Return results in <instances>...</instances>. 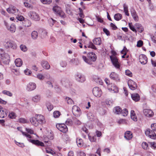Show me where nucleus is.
I'll return each instance as SVG.
<instances>
[{
  "mask_svg": "<svg viewBox=\"0 0 156 156\" xmlns=\"http://www.w3.org/2000/svg\"><path fill=\"white\" fill-rule=\"evenodd\" d=\"M39 32L41 33V37L42 38L45 37L47 34V31L44 29H40Z\"/></svg>",
  "mask_w": 156,
  "mask_h": 156,
  "instance_id": "bb28decb",
  "label": "nucleus"
},
{
  "mask_svg": "<svg viewBox=\"0 0 156 156\" xmlns=\"http://www.w3.org/2000/svg\"><path fill=\"white\" fill-rule=\"evenodd\" d=\"M44 77L46 79L50 80H52V77L50 76V75L48 73H46L44 74Z\"/></svg>",
  "mask_w": 156,
  "mask_h": 156,
  "instance_id": "e2e57ef3",
  "label": "nucleus"
},
{
  "mask_svg": "<svg viewBox=\"0 0 156 156\" xmlns=\"http://www.w3.org/2000/svg\"><path fill=\"white\" fill-rule=\"evenodd\" d=\"M142 148L144 150H147V148L148 144L146 142H143L142 144Z\"/></svg>",
  "mask_w": 156,
  "mask_h": 156,
  "instance_id": "052dcab7",
  "label": "nucleus"
},
{
  "mask_svg": "<svg viewBox=\"0 0 156 156\" xmlns=\"http://www.w3.org/2000/svg\"><path fill=\"white\" fill-rule=\"evenodd\" d=\"M111 53L112 55L110 56V58L113 65L116 69H119L120 65L118 62V60L116 56L117 54L116 52L114 51H112Z\"/></svg>",
  "mask_w": 156,
  "mask_h": 156,
  "instance_id": "20e7f679",
  "label": "nucleus"
},
{
  "mask_svg": "<svg viewBox=\"0 0 156 156\" xmlns=\"http://www.w3.org/2000/svg\"><path fill=\"white\" fill-rule=\"evenodd\" d=\"M41 98V95H37L33 97L32 98V101L35 102H39Z\"/></svg>",
  "mask_w": 156,
  "mask_h": 156,
  "instance_id": "c756f323",
  "label": "nucleus"
},
{
  "mask_svg": "<svg viewBox=\"0 0 156 156\" xmlns=\"http://www.w3.org/2000/svg\"><path fill=\"white\" fill-rule=\"evenodd\" d=\"M48 23L51 27H52L54 24L56 22V21L55 20H54L52 18H49L48 20Z\"/></svg>",
  "mask_w": 156,
  "mask_h": 156,
  "instance_id": "58836bf2",
  "label": "nucleus"
},
{
  "mask_svg": "<svg viewBox=\"0 0 156 156\" xmlns=\"http://www.w3.org/2000/svg\"><path fill=\"white\" fill-rule=\"evenodd\" d=\"M56 128L60 131L66 133L68 131V128L64 124H58L56 125Z\"/></svg>",
  "mask_w": 156,
  "mask_h": 156,
  "instance_id": "0eeeda50",
  "label": "nucleus"
},
{
  "mask_svg": "<svg viewBox=\"0 0 156 156\" xmlns=\"http://www.w3.org/2000/svg\"><path fill=\"white\" fill-rule=\"evenodd\" d=\"M15 63L17 67H20L22 65L23 61L20 58H17L15 60Z\"/></svg>",
  "mask_w": 156,
  "mask_h": 156,
  "instance_id": "393cba45",
  "label": "nucleus"
},
{
  "mask_svg": "<svg viewBox=\"0 0 156 156\" xmlns=\"http://www.w3.org/2000/svg\"><path fill=\"white\" fill-rule=\"evenodd\" d=\"M143 112L145 115L147 117H150L154 115V112L151 109H145L144 110Z\"/></svg>",
  "mask_w": 156,
  "mask_h": 156,
  "instance_id": "2eb2a0df",
  "label": "nucleus"
},
{
  "mask_svg": "<svg viewBox=\"0 0 156 156\" xmlns=\"http://www.w3.org/2000/svg\"><path fill=\"white\" fill-rule=\"evenodd\" d=\"M151 127L153 131H156V123H154L152 124L151 125Z\"/></svg>",
  "mask_w": 156,
  "mask_h": 156,
  "instance_id": "774afa93",
  "label": "nucleus"
},
{
  "mask_svg": "<svg viewBox=\"0 0 156 156\" xmlns=\"http://www.w3.org/2000/svg\"><path fill=\"white\" fill-rule=\"evenodd\" d=\"M131 97L132 99L135 101H137L140 99V96L137 93L131 94Z\"/></svg>",
  "mask_w": 156,
  "mask_h": 156,
  "instance_id": "b1692460",
  "label": "nucleus"
},
{
  "mask_svg": "<svg viewBox=\"0 0 156 156\" xmlns=\"http://www.w3.org/2000/svg\"><path fill=\"white\" fill-rule=\"evenodd\" d=\"M1 59L3 60L6 61L7 60L9 59V55L6 53H5L3 55L1 56Z\"/></svg>",
  "mask_w": 156,
  "mask_h": 156,
  "instance_id": "473e14b6",
  "label": "nucleus"
},
{
  "mask_svg": "<svg viewBox=\"0 0 156 156\" xmlns=\"http://www.w3.org/2000/svg\"><path fill=\"white\" fill-rule=\"evenodd\" d=\"M92 92L94 95L96 97H100L102 94V91L98 87H95L93 89Z\"/></svg>",
  "mask_w": 156,
  "mask_h": 156,
  "instance_id": "9b49d317",
  "label": "nucleus"
},
{
  "mask_svg": "<svg viewBox=\"0 0 156 156\" xmlns=\"http://www.w3.org/2000/svg\"><path fill=\"white\" fill-rule=\"evenodd\" d=\"M8 116L11 119H15L16 117V115L15 112L11 111L9 112Z\"/></svg>",
  "mask_w": 156,
  "mask_h": 156,
  "instance_id": "72a5a7b5",
  "label": "nucleus"
},
{
  "mask_svg": "<svg viewBox=\"0 0 156 156\" xmlns=\"http://www.w3.org/2000/svg\"><path fill=\"white\" fill-rule=\"evenodd\" d=\"M21 132L23 136H25L27 138L29 142L37 146H44V144L43 142L38 140L30 139L32 138L31 136L22 131H21Z\"/></svg>",
  "mask_w": 156,
  "mask_h": 156,
  "instance_id": "7ed1b4c3",
  "label": "nucleus"
},
{
  "mask_svg": "<svg viewBox=\"0 0 156 156\" xmlns=\"http://www.w3.org/2000/svg\"><path fill=\"white\" fill-rule=\"evenodd\" d=\"M122 17V15L119 13L116 14L114 16V19L117 21H119L121 19Z\"/></svg>",
  "mask_w": 156,
  "mask_h": 156,
  "instance_id": "e433bc0d",
  "label": "nucleus"
},
{
  "mask_svg": "<svg viewBox=\"0 0 156 156\" xmlns=\"http://www.w3.org/2000/svg\"><path fill=\"white\" fill-rule=\"evenodd\" d=\"M37 121L38 123L39 124L42 125L44 124L46 122V121L44 117L40 114H36L35 116Z\"/></svg>",
  "mask_w": 156,
  "mask_h": 156,
  "instance_id": "6e6552de",
  "label": "nucleus"
},
{
  "mask_svg": "<svg viewBox=\"0 0 156 156\" xmlns=\"http://www.w3.org/2000/svg\"><path fill=\"white\" fill-rule=\"evenodd\" d=\"M76 143L79 147H81L83 145V142L81 139L77 138L76 139Z\"/></svg>",
  "mask_w": 156,
  "mask_h": 156,
  "instance_id": "c9c22d12",
  "label": "nucleus"
},
{
  "mask_svg": "<svg viewBox=\"0 0 156 156\" xmlns=\"http://www.w3.org/2000/svg\"><path fill=\"white\" fill-rule=\"evenodd\" d=\"M105 81L106 84L108 86V88L111 87V86L112 85V83H110L109 80L107 78H105Z\"/></svg>",
  "mask_w": 156,
  "mask_h": 156,
  "instance_id": "0e129e2a",
  "label": "nucleus"
},
{
  "mask_svg": "<svg viewBox=\"0 0 156 156\" xmlns=\"http://www.w3.org/2000/svg\"><path fill=\"white\" fill-rule=\"evenodd\" d=\"M124 137L126 139L129 140L133 137L132 134L129 131H127L125 133Z\"/></svg>",
  "mask_w": 156,
  "mask_h": 156,
  "instance_id": "5701e85b",
  "label": "nucleus"
},
{
  "mask_svg": "<svg viewBox=\"0 0 156 156\" xmlns=\"http://www.w3.org/2000/svg\"><path fill=\"white\" fill-rule=\"evenodd\" d=\"M36 77L40 80H43L44 78V75L40 73L38 74L37 75Z\"/></svg>",
  "mask_w": 156,
  "mask_h": 156,
  "instance_id": "603ef678",
  "label": "nucleus"
},
{
  "mask_svg": "<svg viewBox=\"0 0 156 156\" xmlns=\"http://www.w3.org/2000/svg\"><path fill=\"white\" fill-rule=\"evenodd\" d=\"M7 113L3 110H0V117L2 118H4L7 116Z\"/></svg>",
  "mask_w": 156,
  "mask_h": 156,
  "instance_id": "ea45409f",
  "label": "nucleus"
},
{
  "mask_svg": "<svg viewBox=\"0 0 156 156\" xmlns=\"http://www.w3.org/2000/svg\"><path fill=\"white\" fill-rule=\"evenodd\" d=\"M61 82L62 84L66 87H68L69 86V81L67 79L63 78Z\"/></svg>",
  "mask_w": 156,
  "mask_h": 156,
  "instance_id": "412c9836",
  "label": "nucleus"
},
{
  "mask_svg": "<svg viewBox=\"0 0 156 156\" xmlns=\"http://www.w3.org/2000/svg\"><path fill=\"white\" fill-rule=\"evenodd\" d=\"M8 30H9L11 33H14L16 30V27L15 25L14 24H12L7 29Z\"/></svg>",
  "mask_w": 156,
  "mask_h": 156,
  "instance_id": "c85d7f7f",
  "label": "nucleus"
},
{
  "mask_svg": "<svg viewBox=\"0 0 156 156\" xmlns=\"http://www.w3.org/2000/svg\"><path fill=\"white\" fill-rule=\"evenodd\" d=\"M139 61L142 64H145L147 62V58L144 55H141L139 56Z\"/></svg>",
  "mask_w": 156,
  "mask_h": 156,
  "instance_id": "4468645a",
  "label": "nucleus"
},
{
  "mask_svg": "<svg viewBox=\"0 0 156 156\" xmlns=\"http://www.w3.org/2000/svg\"><path fill=\"white\" fill-rule=\"evenodd\" d=\"M120 114H121L123 116H126L128 114V111L126 109H124L123 110H121Z\"/></svg>",
  "mask_w": 156,
  "mask_h": 156,
  "instance_id": "37998d69",
  "label": "nucleus"
},
{
  "mask_svg": "<svg viewBox=\"0 0 156 156\" xmlns=\"http://www.w3.org/2000/svg\"><path fill=\"white\" fill-rule=\"evenodd\" d=\"M135 27L136 28L138 29V31L140 32H142L144 30V28L141 24L136 23L135 25Z\"/></svg>",
  "mask_w": 156,
  "mask_h": 156,
  "instance_id": "a878e982",
  "label": "nucleus"
},
{
  "mask_svg": "<svg viewBox=\"0 0 156 156\" xmlns=\"http://www.w3.org/2000/svg\"><path fill=\"white\" fill-rule=\"evenodd\" d=\"M20 47L21 50L23 51H26L27 50V48L25 45L21 44L20 45Z\"/></svg>",
  "mask_w": 156,
  "mask_h": 156,
  "instance_id": "13d9d810",
  "label": "nucleus"
},
{
  "mask_svg": "<svg viewBox=\"0 0 156 156\" xmlns=\"http://www.w3.org/2000/svg\"><path fill=\"white\" fill-rule=\"evenodd\" d=\"M30 121L32 125L34 126H37L39 125L38 124L39 122H37L35 117L30 118Z\"/></svg>",
  "mask_w": 156,
  "mask_h": 156,
  "instance_id": "4be33fe9",
  "label": "nucleus"
},
{
  "mask_svg": "<svg viewBox=\"0 0 156 156\" xmlns=\"http://www.w3.org/2000/svg\"><path fill=\"white\" fill-rule=\"evenodd\" d=\"M131 15L135 21H138L139 20L138 17L135 10L133 8L131 9Z\"/></svg>",
  "mask_w": 156,
  "mask_h": 156,
  "instance_id": "f3484780",
  "label": "nucleus"
},
{
  "mask_svg": "<svg viewBox=\"0 0 156 156\" xmlns=\"http://www.w3.org/2000/svg\"><path fill=\"white\" fill-rule=\"evenodd\" d=\"M93 43L96 45H100L101 41L100 37H97L94 38L93 41Z\"/></svg>",
  "mask_w": 156,
  "mask_h": 156,
  "instance_id": "cd10ccee",
  "label": "nucleus"
},
{
  "mask_svg": "<svg viewBox=\"0 0 156 156\" xmlns=\"http://www.w3.org/2000/svg\"><path fill=\"white\" fill-rule=\"evenodd\" d=\"M60 65L62 67H65L67 65V63L65 61H62L60 62Z\"/></svg>",
  "mask_w": 156,
  "mask_h": 156,
  "instance_id": "69168bd1",
  "label": "nucleus"
},
{
  "mask_svg": "<svg viewBox=\"0 0 156 156\" xmlns=\"http://www.w3.org/2000/svg\"><path fill=\"white\" fill-rule=\"evenodd\" d=\"M47 108L49 111H51L53 108V106L49 102H47L46 104Z\"/></svg>",
  "mask_w": 156,
  "mask_h": 156,
  "instance_id": "79ce46f5",
  "label": "nucleus"
},
{
  "mask_svg": "<svg viewBox=\"0 0 156 156\" xmlns=\"http://www.w3.org/2000/svg\"><path fill=\"white\" fill-rule=\"evenodd\" d=\"M66 125L68 126H70L72 125L73 122L71 119H68L65 122Z\"/></svg>",
  "mask_w": 156,
  "mask_h": 156,
  "instance_id": "3c124183",
  "label": "nucleus"
},
{
  "mask_svg": "<svg viewBox=\"0 0 156 156\" xmlns=\"http://www.w3.org/2000/svg\"><path fill=\"white\" fill-rule=\"evenodd\" d=\"M89 139L91 142H95L96 141V136H90L88 135Z\"/></svg>",
  "mask_w": 156,
  "mask_h": 156,
  "instance_id": "a18cd8bd",
  "label": "nucleus"
},
{
  "mask_svg": "<svg viewBox=\"0 0 156 156\" xmlns=\"http://www.w3.org/2000/svg\"><path fill=\"white\" fill-rule=\"evenodd\" d=\"M65 99L67 101L68 104L71 105L73 104V101L71 98L66 97L65 98Z\"/></svg>",
  "mask_w": 156,
  "mask_h": 156,
  "instance_id": "8fccbe9b",
  "label": "nucleus"
},
{
  "mask_svg": "<svg viewBox=\"0 0 156 156\" xmlns=\"http://www.w3.org/2000/svg\"><path fill=\"white\" fill-rule=\"evenodd\" d=\"M72 112L73 115L76 117L79 116L81 113L80 108L76 105L73 107Z\"/></svg>",
  "mask_w": 156,
  "mask_h": 156,
  "instance_id": "1a4fd4ad",
  "label": "nucleus"
},
{
  "mask_svg": "<svg viewBox=\"0 0 156 156\" xmlns=\"http://www.w3.org/2000/svg\"><path fill=\"white\" fill-rule=\"evenodd\" d=\"M38 33L36 31H33L31 33V36L32 39L36 40L38 37Z\"/></svg>",
  "mask_w": 156,
  "mask_h": 156,
  "instance_id": "2f4dec72",
  "label": "nucleus"
},
{
  "mask_svg": "<svg viewBox=\"0 0 156 156\" xmlns=\"http://www.w3.org/2000/svg\"><path fill=\"white\" fill-rule=\"evenodd\" d=\"M79 9L80 11V12L79 13V15L82 18H84V15H83V10L80 8H79Z\"/></svg>",
  "mask_w": 156,
  "mask_h": 156,
  "instance_id": "4d7b16f0",
  "label": "nucleus"
},
{
  "mask_svg": "<svg viewBox=\"0 0 156 156\" xmlns=\"http://www.w3.org/2000/svg\"><path fill=\"white\" fill-rule=\"evenodd\" d=\"M41 1L44 4H49L51 2V0H41Z\"/></svg>",
  "mask_w": 156,
  "mask_h": 156,
  "instance_id": "bf43d9fd",
  "label": "nucleus"
},
{
  "mask_svg": "<svg viewBox=\"0 0 156 156\" xmlns=\"http://www.w3.org/2000/svg\"><path fill=\"white\" fill-rule=\"evenodd\" d=\"M76 80L78 82L83 83L85 81L86 79L85 76L82 74L77 73L75 75Z\"/></svg>",
  "mask_w": 156,
  "mask_h": 156,
  "instance_id": "9d476101",
  "label": "nucleus"
},
{
  "mask_svg": "<svg viewBox=\"0 0 156 156\" xmlns=\"http://www.w3.org/2000/svg\"><path fill=\"white\" fill-rule=\"evenodd\" d=\"M3 94H4L7 95L8 96L11 97L12 95V94L10 91L6 90H3L2 92Z\"/></svg>",
  "mask_w": 156,
  "mask_h": 156,
  "instance_id": "de8ad7c7",
  "label": "nucleus"
},
{
  "mask_svg": "<svg viewBox=\"0 0 156 156\" xmlns=\"http://www.w3.org/2000/svg\"><path fill=\"white\" fill-rule=\"evenodd\" d=\"M25 26L26 27H30L31 25V23L30 21L29 20H26L24 21Z\"/></svg>",
  "mask_w": 156,
  "mask_h": 156,
  "instance_id": "5fc2aeb1",
  "label": "nucleus"
},
{
  "mask_svg": "<svg viewBox=\"0 0 156 156\" xmlns=\"http://www.w3.org/2000/svg\"><path fill=\"white\" fill-rule=\"evenodd\" d=\"M88 47L89 48H90L94 50H96L97 49V48L96 46L91 42L89 43Z\"/></svg>",
  "mask_w": 156,
  "mask_h": 156,
  "instance_id": "6e6d98bb",
  "label": "nucleus"
},
{
  "mask_svg": "<svg viewBox=\"0 0 156 156\" xmlns=\"http://www.w3.org/2000/svg\"><path fill=\"white\" fill-rule=\"evenodd\" d=\"M108 89L112 93H117L119 92L118 87L115 85L112 86V85L110 87L108 88Z\"/></svg>",
  "mask_w": 156,
  "mask_h": 156,
  "instance_id": "6ab92c4d",
  "label": "nucleus"
},
{
  "mask_svg": "<svg viewBox=\"0 0 156 156\" xmlns=\"http://www.w3.org/2000/svg\"><path fill=\"white\" fill-rule=\"evenodd\" d=\"M41 65L42 67L45 69H48L50 67V65L47 61H42L41 62Z\"/></svg>",
  "mask_w": 156,
  "mask_h": 156,
  "instance_id": "aec40b11",
  "label": "nucleus"
},
{
  "mask_svg": "<svg viewBox=\"0 0 156 156\" xmlns=\"http://www.w3.org/2000/svg\"><path fill=\"white\" fill-rule=\"evenodd\" d=\"M4 47L7 48H11L15 50L16 49L17 46L15 42L9 39H5L3 42Z\"/></svg>",
  "mask_w": 156,
  "mask_h": 156,
  "instance_id": "f03ea898",
  "label": "nucleus"
},
{
  "mask_svg": "<svg viewBox=\"0 0 156 156\" xmlns=\"http://www.w3.org/2000/svg\"><path fill=\"white\" fill-rule=\"evenodd\" d=\"M24 72L26 75H30L31 73V71L27 69L24 70Z\"/></svg>",
  "mask_w": 156,
  "mask_h": 156,
  "instance_id": "338daca9",
  "label": "nucleus"
},
{
  "mask_svg": "<svg viewBox=\"0 0 156 156\" xmlns=\"http://www.w3.org/2000/svg\"><path fill=\"white\" fill-rule=\"evenodd\" d=\"M87 58L84 55L82 57L83 61L89 65H92V62H94L96 60L97 57L96 55L94 52L88 53L87 55Z\"/></svg>",
  "mask_w": 156,
  "mask_h": 156,
  "instance_id": "f257e3e1",
  "label": "nucleus"
},
{
  "mask_svg": "<svg viewBox=\"0 0 156 156\" xmlns=\"http://www.w3.org/2000/svg\"><path fill=\"white\" fill-rule=\"evenodd\" d=\"M7 11L9 13L14 14L15 15H17L19 13V10L16 7L11 5L7 9Z\"/></svg>",
  "mask_w": 156,
  "mask_h": 156,
  "instance_id": "423d86ee",
  "label": "nucleus"
},
{
  "mask_svg": "<svg viewBox=\"0 0 156 156\" xmlns=\"http://www.w3.org/2000/svg\"><path fill=\"white\" fill-rule=\"evenodd\" d=\"M92 78L93 80L97 83L101 85L102 84L103 82L102 80L98 76L94 75L93 76Z\"/></svg>",
  "mask_w": 156,
  "mask_h": 156,
  "instance_id": "a211bd4d",
  "label": "nucleus"
},
{
  "mask_svg": "<svg viewBox=\"0 0 156 156\" xmlns=\"http://www.w3.org/2000/svg\"><path fill=\"white\" fill-rule=\"evenodd\" d=\"M110 78L116 82H120V79L119 75L116 73L112 72L109 75Z\"/></svg>",
  "mask_w": 156,
  "mask_h": 156,
  "instance_id": "ddd939ff",
  "label": "nucleus"
},
{
  "mask_svg": "<svg viewBox=\"0 0 156 156\" xmlns=\"http://www.w3.org/2000/svg\"><path fill=\"white\" fill-rule=\"evenodd\" d=\"M87 117L89 120L91 121H93L95 118V117L91 113H89L87 114Z\"/></svg>",
  "mask_w": 156,
  "mask_h": 156,
  "instance_id": "f704fd0d",
  "label": "nucleus"
},
{
  "mask_svg": "<svg viewBox=\"0 0 156 156\" xmlns=\"http://www.w3.org/2000/svg\"><path fill=\"white\" fill-rule=\"evenodd\" d=\"M36 87L35 83H30L27 86V89L29 91H31L34 90Z\"/></svg>",
  "mask_w": 156,
  "mask_h": 156,
  "instance_id": "dca6fc26",
  "label": "nucleus"
},
{
  "mask_svg": "<svg viewBox=\"0 0 156 156\" xmlns=\"http://www.w3.org/2000/svg\"><path fill=\"white\" fill-rule=\"evenodd\" d=\"M60 8L57 6H55L53 7V10L56 13H57L60 11Z\"/></svg>",
  "mask_w": 156,
  "mask_h": 156,
  "instance_id": "49530a36",
  "label": "nucleus"
},
{
  "mask_svg": "<svg viewBox=\"0 0 156 156\" xmlns=\"http://www.w3.org/2000/svg\"><path fill=\"white\" fill-rule=\"evenodd\" d=\"M121 109V108L119 107L116 106L114 108L113 110V112L115 113L116 114H119L120 113Z\"/></svg>",
  "mask_w": 156,
  "mask_h": 156,
  "instance_id": "7c9ffc66",
  "label": "nucleus"
},
{
  "mask_svg": "<svg viewBox=\"0 0 156 156\" xmlns=\"http://www.w3.org/2000/svg\"><path fill=\"white\" fill-rule=\"evenodd\" d=\"M129 27L130 29L131 30H132L133 31L135 32H136V30L135 28V27L132 24V23H129Z\"/></svg>",
  "mask_w": 156,
  "mask_h": 156,
  "instance_id": "864d4df0",
  "label": "nucleus"
},
{
  "mask_svg": "<svg viewBox=\"0 0 156 156\" xmlns=\"http://www.w3.org/2000/svg\"><path fill=\"white\" fill-rule=\"evenodd\" d=\"M154 131L153 130H151L150 129V138L152 139H156V134L154 132Z\"/></svg>",
  "mask_w": 156,
  "mask_h": 156,
  "instance_id": "a19ab883",
  "label": "nucleus"
},
{
  "mask_svg": "<svg viewBox=\"0 0 156 156\" xmlns=\"http://www.w3.org/2000/svg\"><path fill=\"white\" fill-rule=\"evenodd\" d=\"M60 112L58 111H56L54 112L53 115L55 118H58L60 115Z\"/></svg>",
  "mask_w": 156,
  "mask_h": 156,
  "instance_id": "c03bdc74",
  "label": "nucleus"
},
{
  "mask_svg": "<svg viewBox=\"0 0 156 156\" xmlns=\"http://www.w3.org/2000/svg\"><path fill=\"white\" fill-rule=\"evenodd\" d=\"M24 5L26 7H28L30 9H32L33 8V6L29 3V2H24Z\"/></svg>",
  "mask_w": 156,
  "mask_h": 156,
  "instance_id": "09e8293b",
  "label": "nucleus"
},
{
  "mask_svg": "<svg viewBox=\"0 0 156 156\" xmlns=\"http://www.w3.org/2000/svg\"><path fill=\"white\" fill-rule=\"evenodd\" d=\"M28 15L30 19L32 20L35 21L40 20V18L39 15L34 11H30L28 13Z\"/></svg>",
  "mask_w": 156,
  "mask_h": 156,
  "instance_id": "39448f33",
  "label": "nucleus"
},
{
  "mask_svg": "<svg viewBox=\"0 0 156 156\" xmlns=\"http://www.w3.org/2000/svg\"><path fill=\"white\" fill-rule=\"evenodd\" d=\"M123 8L124 12H125V14L127 16H129V14L128 12V7L126 4H123Z\"/></svg>",
  "mask_w": 156,
  "mask_h": 156,
  "instance_id": "4c0bfd02",
  "label": "nucleus"
},
{
  "mask_svg": "<svg viewBox=\"0 0 156 156\" xmlns=\"http://www.w3.org/2000/svg\"><path fill=\"white\" fill-rule=\"evenodd\" d=\"M128 84L129 87L131 90H134L137 88V84L132 80H129L128 81Z\"/></svg>",
  "mask_w": 156,
  "mask_h": 156,
  "instance_id": "f8f14e48",
  "label": "nucleus"
},
{
  "mask_svg": "<svg viewBox=\"0 0 156 156\" xmlns=\"http://www.w3.org/2000/svg\"><path fill=\"white\" fill-rule=\"evenodd\" d=\"M125 74L126 75L130 77L132 76V73L128 69L126 70Z\"/></svg>",
  "mask_w": 156,
  "mask_h": 156,
  "instance_id": "680f3d73",
  "label": "nucleus"
}]
</instances>
